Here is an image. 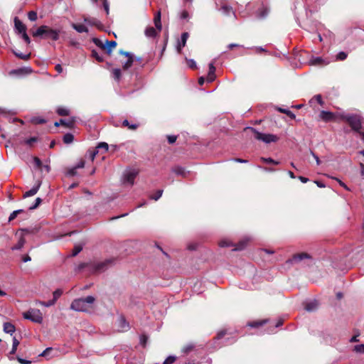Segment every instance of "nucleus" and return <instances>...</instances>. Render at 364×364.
Listing matches in <instances>:
<instances>
[{
	"mask_svg": "<svg viewBox=\"0 0 364 364\" xmlns=\"http://www.w3.org/2000/svg\"><path fill=\"white\" fill-rule=\"evenodd\" d=\"M342 119L346 121L351 129L356 132H361L362 128L361 117L360 115L348 114L342 116Z\"/></svg>",
	"mask_w": 364,
	"mask_h": 364,
	"instance_id": "3",
	"label": "nucleus"
},
{
	"mask_svg": "<svg viewBox=\"0 0 364 364\" xmlns=\"http://www.w3.org/2000/svg\"><path fill=\"white\" fill-rule=\"evenodd\" d=\"M354 351L358 353H364V344H359L354 346Z\"/></svg>",
	"mask_w": 364,
	"mask_h": 364,
	"instance_id": "47",
	"label": "nucleus"
},
{
	"mask_svg": "<svg viewBox=\"0 0 364 364\" xmlns=\"http://www.w3.org/2000/svg\"><path fill=\"white\" fill-rule=\"evenodd\" d=\"M157 34L156 30L154 27H148L145 30V35L147 37L153 38L155 37Z\"/></svg>",
	"mask_w": 364,
	"mask_h": 364,
	"instance_id": "24",
	"label": "nucleus"
},
{
	"mask_svg": "<svg viewBox=\"0 0 364 364\" xmlns=\"http://www.w3.org/2000/svg\"><path fill=\"white\" fill-rule=\"evenodd\" d=\"M92 57L95 58L98 62H102L104 60V58H103L102 55L100 54L95 50H92Z\"/></svg>",
	"mask_w": 364,
	"mask_h": 364,
	"instance_id": "36",
	"label": "nucleus"
},
{
	"mask_svg": "<svg viewBox=\"0 0 364 364\" xmlns=\"http://www.w3.org/2000/svg\"><path fill=\"white\" fill-rule=\"evenodd\" d=\"M13 53L16 57H18V58L22 59V60H28L31 57V53L23 54L21 52L16 51V50H13Z\"/></svg>",
	"mask_w": 364,
	"mask_h": 364,
	"instance_id": "30",
	"label": "nucleus"
},
{
	"mask_svg": "<svg viewBox=\"0 0 364 364\" xmlns=\"http://www.w3.org/2000/svg\"><path fill=\"white\" fill-rule=\"evenodd\" d=\"M112 75L114 80L119 81L121 77V70L119 68H114L112 70Z\"/></svg>",
	"mask_w": 364,
	"mask_h": 364,
	"instance_id": "37",
	"label": "nucleus"
},
{
	"mask_svg": "<svg viewBox=\"0 0 364 364\" xmlns=\"http://www.w3.org/2000/svg\"><path fill=\"white\" fill-rule=\"evenodd\" d=\"M246 243H247V241L245 240H242L238 244L235 245L232 242H231L228 240H221L220 242L219 245L222 247H234L233 250L238 251V250H243L245 248V245H246Z\"/></svg>",
	"mask_w": 364,
	"mask_h": 364,
	"instance_id": "7",
	"label": "nucleus"
},
{
	"mask_svg": "<svg viewBox=\"0 0 364 364\" xmlns=\"http://www.w3.org/2000/svg\"><path fill=\"white\" fill-rule=\"evenodd\" d=\"M48 26H41L38 28V29L33 33V36L34 37L42 36L43 35H46Z\"/></svg>",
	"mask_w": 364,
	"mask_h": 364,
	"instance_id": "21",
	"label": "nucleus"
},
{
	"mask_svg": "<svg viewBox=\"0 0 364 364\" xmlns=\"http://www.w3.org/2000/svg\"><path fill=\"white\" fill-rule=\"evenodd\" d=\"M95 301V299L92 296L76 299L71 303L70 309L75 311L88 312L92 309Z\"/></svg>",
	"mask_w": 364,
	"mask_h": 364,
	"instance_id": "1",
	"label": "nucleus"
},
{
	"mask_svg": "<svg viewBox=\"0 0 364 364\" xmlns=\"http://www.w3.org/2000/svg\"><path fill=\"white\" fill-rule=\"evenodd\" d=\"M59 30L53 29L48 27L46 36L53 41H58L59 39Z\"/></svg>",
	"mask_w": 364,
	"mask_h": 364,
	"instance_id": "15",
	"label": "nucleus"
},
{
	"mask_svg": "<svg viewBox=\"0 0 364 364\" xmlns=\"http://www.w3.org/2000/svg\"><path fill=\"white\" fill-rule=\"evenodd\" d=\"M119 53H120L122 55H125L126 57H127L129 59H133V58H134V55H133L132 53H129V52L121 50Z\"/></svg>",
	"mask_w": 364,
	"mask_h": 364,
	"instance_id": "61",
	"label": "nucleus"
},
{
	"mask_svg": "<svg viewBox=\"0 0 364 364\" xmlns=\"http://www.w3.org/2000/svg\"><path fill=\"white\" fill-rule=\"evenodd\" d=\"M187 63L189 68H196V63L194 60L190 59L187 60Z\"/></svg>",
	"mask_w": 364,
	"mask_h": 364,
	"instance_id": "62",
	"label": "nucleus"
},
{
	"mask_svg": "<svg viewBox=\"0 0 364 364\" xmlns=\"http://www.w3.org/2000/svg\"><path fill=\"white\" fill-rule=\"evenodd\" d=\"M122 125L124 127H128L129 129H130L132 130H135L138 127L137 124H130L127 119H124L122 122Z\"/></svg>",
	"mask_w": 364,
	"mask_h": 364,
	"instance_id": "38",
	"label": "nucleus"
},
{
	"mask_svg": "<svg viewBox=\"0 0 364 364\" xmlns=\"http://www.w3.org/2000/svg\"><path fill=\"white\" fill-rule=\"evenodd\" d=\"M134 58L133 59H127V60L123 63L122 65V67L124 70H127L129 69V68H131L133 65V63H134Z\"/></svg>",
	"mask_w": 364,
	"mask_h": 364,
	"instance_id": "45",
	"label": "nucleus"
},
{
	"mask_svg": "<svg viewBox=\"0 0 364 364\" xmlns=\"http://www.w3.org/2000/svg\"><path fill=\"white\" fill-rule=\"evenodd\" d=\"M12 341H13L12 348L10 351V354H11V355L15 354V353L16 352V350H17V347L19 345V341L15 336L13 338Z\"/></svg>",
	"mask_w": 364,
	"mask_h": 364,
	"instance_id": "32",
	"label": "nucleus"
},
{
	"mask_svg": "<svg viewBox=\"0 0 364 364\" xmlns=\"http://www.w3.org/2000/svg\"><path fill=\"white\" fill-rule=\"evenodd\" d=\"M41 199L40 198H37L35 200V203L30 207L31 210L36 209L41 203Z\"/></svg>",
	"mask_w": 364,
	"mask_h": 364,
	"instance_id": "58",
	"label": "nucleus"
},
{
	"mask_svg": "<svg viewBox=\"0 0 364 364\" xmlns=\"http://www.w3.org/2000/svg\"><path fill=\"white\" fill-rule=\"evenodd\" d=\"M102 1L103 7L107 13V14H109V4L107 0H101Z\"/></svg>",
	"mask_w": 364,
	"mask_h": 364,
	"instance_id": "56",
	"label": "nucleus"
},
{
	"mask_svg": "<svg viewBox=\"0 0 364 364\" xmlns=\"http://www.w3.org/2000/svg\"><path fill=\"white\" fill-rule=\"evenodd\" d=\"M188 38V33L185 32L181 34V40L178 41L176 49L178 53H181L182 48H183L187 42V40Z\"/></svg>",
	"mask_w": 364,
	"mask_h": 364,
	"instance_id": "12",
	"label": "nucleus"
},
{
	"mask_svg": "<svg viewBox=\"0 0 364 364\" xmlns=\"http://www.w3.org/2000/svg\"><path fill=\"white\" fill-rule=\"evenodd\" d=\"M319 116H320V118L325 122L332 121L334 119L333 113H332L331 112H328V111H324V110H323L320 112Z\"/></svg>",
	"mask_w": 364,
	"mask_h": 364,
	"instance_id": "17",
	"label": "nucleus"
},
{
	"mask_svg": "<svg viewBox=\"0 0 364 364\" xmlns=\"http://www.w3.org/2000/svg\"><path fill=\"white\" fill-rule=\"evenodd\" d=\"M117 326L119 331H126L129 329V323L123 316H119L117 319Z\"/></svg>",
	"mask_w": 364,
	"mask_h": 364,
	"instance_id": "11",
	"label": "nucleus"
},
{
	"mask_svg": "<svg viewBox=\"0 0 364 364\" xmlns=\"http://www.w3.org/2000/svg\"><path fill=\"white\" fill-rule=\"evenodd\" d=\"M74 136L70 133H67L63 136V142L65 144H70L73 141Z\"/></svg>",
	"mask_w": 364,
	"mask_h": 364,
	"instance_id": "34",
	"label": "nucleus"
},
{
	"mask_svg": "<svg viewBox=\"0 0 364 364\" xmlns=\"http://www.w3.org/2000/svg\"><path fill=\"white\" fill-rule=\"evenodd\" d=\"M33 72V70L29 67L21 68L16 70H13L11 71V74H17V75H23V74H31Z\"/></svg>",
	"mask_w": 364,
	"mask_h": 364,
	"instance_id": "19",
	"label": "nucleus"
},
{
	"mask_svg": "<svg viewBox=\"0 0 364 364\" xmlns=\"http://www.w3.org/2000/svg\"><path fill=\"white\" fill-rule=\"evenodd\" d=\"M71 26L73 29H75L78 33H87L88 28L84 26L83 24H76L73 23Z\"/></svg>",
	"mask_w": 364,
	"mask_h": 364,
	"instance_id": "23",
	"label": "nucleus"
},
{
	"mask_svg": "<svg viewBox=\"0 0 364 364\" xmlns=\"http://www.w3.org/2000/svg\"><path fill=\"white\" fill-rule=\"evenodd\" d=\"M111 262L112 260L110 259H107L104 262H97L92 264V269L95 272H103L108 267Z\"/></svg>",
	"mask_w": 364,
	"mask_h": 364,
	"instance_id": "8",
	"label": "nucleus"
},
{
	"mask_svg": "<svg viewBox=\"0 0 364 364\" xmlns=\"http://www.w3.org/2000/svg\"><path fill=\"white\" fill-rule=\"evenodd\" d=\"M154 24L158 29L159 31L161 30V13L158 12L157 14L154 17Z\"/></svg>",
	"mask_w": 364,
	"mask_h": 364,
	"instance_id": "26",
	"label": "nucleus"
},
{
	"mask_svg": "<svg viewBox=\"0 0 364 364\" xmlns=\"http://www.w3.org/2000/svg\"><path fill=\"white\" fill-rule=\"evenodd\" d=\"M172 171L178 176H186V175L184 168L181 166H176L173 168Z\"/></svg>",
	"mask_w": 364,
	"mask_h": 364,
	"instance_id": "27",
	"label": "nucleus"
},
{
	"mask_svg": "<svg viewBox=\"0 0 364 364\" xmlns=\"http://www.w3.org/2000/svg\"><path fill=\"white\" fill-rule=\"evenodd\" d=\"M163 190H158L156 193L150 196V198L154 200H158L162 196Z\"/></svg>",
	"mask_w": 364,
	"mask_h": 364,
	"instance_id": "46",
	"label": "nucleus"
},
{
	"mask_svg": "<svg viewBox=\"0 0 364 364\" xmlns=\"http://www.w3.org/2000/svg\"><path fill=\"white\" fill-rule=\"evenodd\" d=\"M31 122L36 124H41L46 123V120L43 118L36 117L31 119Z\"/></svg>",
	"mask_w": 364,
	"mask_h": 364,
	"instance_id": "43",
	"label": "nucleus"
},
{
	"mask_svg": "<svg viewBox=\"0 0 364 364\" xmlns=\"http://www.w3.org/2000/svg\"><path fill=\"white\" fill-rule=\"evenodd\" d=\"M303 260L308 261L306 263L307 265H309L312 263L311 256L309 254L306 253V252H301V253L294 255L293 257L291 259H289V260H287V262L290 263V264H296V263H299Z\"/></svg>",
	"mask_w": 364,
	"mask_h": 364,
	"instance_id": "6",
	"label": "nucleus"
},
{
	"mask_svg": "<svg viewBox=\"0 0 364 364\" xmlns=\"http://www.w3.org/2000/svg\"><path fill=\"white\" fill-rule=\"evenodd\" d=\"M245 132H250L252 134L255 139L262 141L266 144H269L271 142H276L278 140L277 136L272 134H263L259 132H258L256 129L250 127H246L245 129Z\"/></svg>",
	"mask_w": 364,
	"mask_h": 364,
	"instance_id": "2",
	"label": "nucleus"
},
{
	"mask_svg": "<svg viewBox=\"0 0 364 364\" xmlns=\"http://www.w3.org/2000/svg\"><path fill=\"white\" fill-rule=\"evenodd\" d=\"M167 139L169 144H173L176 141L177 136L175 135H168Z\"/></svg>",
	"mask_w": 364,
	"mask_h": 364,
	"instance_id": "64",
	"label": "nucleus"
},
{
	"mask_svg": "<svg viewBox=\"0 0 364 364\" xmlns=\"http://www.w3.org/2000/svg\"><path fill=\"white\" fill-rule=\"evenodd\" d=\"M226 334H227V331L226 330H222L220 332H218V333L217 335V337H216V339L217 340H220L222 338H223L224 336L226 335Z\"/></svg>",
	"mask_w": 364,
	"mask_h": 364,
	"instance_id": "63",
	"label": "nucleus"
},
{
	"mask_svg": "<svg viewBox=\"0 0 364 364\" xmlns=\"http://www.w3.org/2000/svg\"><path fill=\"white\" fill-rule=\"evenodd\" d=\"M25 242H26V241H25L24 237L23 236L21 237L19 240L18 241V243L12 247V250H16L21 249L23 247Z\"/></svg>",
	"mask_w": 364,
	"mask_h": 364,
	"instance_id": "31",
	"label": "nucleus"
},
{
	"mask_svg": "<svg viewBox=\"0 0 364 364\" xmlns=\"http://www.w3.org/2000/svg\"><path fill=\"white\" fill-rule=\"evenodd\" d=\"M318 306V301L312 300V301L306 302V304L305 305V309L307 311L311 312V311L316 310Z\"/></svg>",
	"mask_w": 364,
	"mask_h": 364,
	"instance_id": "18",
	"label": "nucleus"
},
{
	"mask_svg": "<svg viewBox=\"0 0 364 364\" xmlns=\"http://www.w3.org/2000/svg\"><path fill=\"white\" fill-rule=\"evenodd\" d=\"M83 21L85 23H88L91 26H98L100 21L95 18L84 17Z\"/></svg>",
	"mask_w": 364,
	"mask_h": 364,
	"instance_id": "25",
	"label": "nucleus"
},
{
	"mask_svg": "<svg viewBox=\"0 0 364 364\" xmlns=\"http://www.w3.org/2000/svg\"><path fill=\"white\" fill-rule=\"evenodd\" d=\"M57 112L60 116H68L69 115V110L65 107H59L57 109Z\"/></svg>",
	"mask_w": 364,
	"mask_h": 364,
	"instance_id": "39",
	"label": "nucleus"
},
{
	"mask_svg": "<svg viewBox=\"0 0 364 364\" xmlns=\"http://www.w3.org/2000/svg\"><path fill=\"white\" fill-rule=\"evenodd\" d=\"M41 182L38 181V183L31 189L26 191L23 194V198H28V197L33 196L35 194H36L41 187Z\"/></svg>",
	"mask_w": 364,
	"mask_h": 364,
	"instance_id": "14",
	"label": "nucleus"
},
{
	"mask_svg": "<svg viewBox=\"0 0 364 364\" xmlns=\"http://www.w3.org/2000/svg\"><path fill=\"white\" fill-rule=\"evenodd\" d=\"M23 317L37 323H41L43 321L42 314L38 309H31L25 312Z\"/></svg>",
	"mask_w": 364,
	"mask_h": 364,
	"instance_id": "5",
	"label": "nucleus"
},
{
	"mask_svg": "<svg viewBox=\"0 0 364 364\" xmlns=\"http://www.w3.org/2000/svg\"><path fill=\"white\" fill-rule=\"evenodd\" d=\"M21 230L23 232H24L26 234H35L38 231V229L36 228H31V229L26 228V229H22Z\"/></svg>",
	"mask_w": 364,
	"mask_h": 364,
	"instance_id": "54",
	"label": "nucleus"
},
{
	"mask_svg": "<svg viewBox=\"0 0 364 364\" xmlns=\"http://www.w3.org/2000/svg\"><path fill=\"white\" fill-rule=\"evenodd\" d=\"M82 250V245H75L74 247V249L72 252V255L73 257L77 255Z\"/></svg>",
	"mask_w": 364,
	"mask_h": 364,
	"instance_id": "40",
	"label": "nucleus"
},
{
	"mask_svg": "<svg viewBox=\"0 0 364 364\" xmlns=\"http://www.w3.org/2000/svg\"><path fill=\"white\" fill-rule=\"evenodd\" d=\"M33 162H34V164L35 166L38 168H41V166H42V162L41 161V159L38 157H34L33 158Z\"/></svg>",
	"mask_w": 364,
	"mask_h": 364,
	"instance_id": "57",
	"label": "nucleus"
},
{
	"mask_svg": "<svg viewBox=\"0 0 364 364\" xmlns=\"http://www.w3.org/2000/svg\"><path fill=\"white\" fill-rule=\"evenodd\" d=\"M37 139L36 137L33 136L26 139L25 142L26 144L31 146L34 142L37 141Z\"/></svg>",
	"mask_w": 364,
	"mask_h": 364,
	"instance_id": "59",
	"label": "nucleus"
},
{
	"mask_svg": "<svg viewBox=\"0 0 364 364\" xmlns=\"http://www.w3.org/2000/svg\"><path fill=\"white\" fill-rule=\"evenodd\" d=\"M267 322V320H262L259 321H252V322H249L247 323V326L251 328H257L259 326L264 325Z\"/></svg>",
	"mask_w": 364,
	"mask_h": 364,
	"instance_id": "28",
	"label": "nucleus"
},
{
	"mask_svg": "<svg viewBox=\"0 0 364 364\" xmlns=\"http://www.w3.org/2000/svg\"><path fill=\"white\" fill-rule=\"evenodd\" d=\"M279 112H280L281 113H284V114H286L287 116H289L291 119H294L296 118V115L292 112H291L290 110L287 109H283V108H279L278 109Z\"/></svg>",
	"mask_w": 364,
	"mask_h": 364,
	"instance_id": "35",
	"label": "nucleus"
},
{
	"mask_svg": "<svg viewBox=\"0 0 364 364\" xmlns=\"http://www.w3.org/2000/svg\"><path fill=\"white\" fill-rule=\"evenodd\" d=\"M100 149H103L105 151L108 150V144L106 142H100L96 146V149L99 150Z\"/></svg>",
	"mask_w": 364,
	"mask_h": 364,
	"instance_id": "53",
	"label": "nucleus"
},
{
	"mask_svg": "<svg viewBox=\"0 0 364 364\" xmlns=\"http://www.w3.org/2000/svg\"><path fill=\"white\" fill-rule=\"evenodd\" d=\"M62 294H63V291L61 289H56L53 294V300L55 301V302H56V301L62 295Z\"/></svg>",
	"mask_w": 364,
	"mask_h": 364,
	"instance_id": "48",
	"label": "nucleus"
},
{
	"mask_svg": "<svg viewBox=\"0 0 364 364\" xmlns=\"http://www.w3.org/2000/svg\"><path fill=\"white\" fill-rule=\"evenodd\" d=\"M138 173L139 171L136 168H129L126 169L122 176V183L130 186H133L134 183L135 178Z\"/></svg>",
	"mask_w": 364,
	"mask_h": 364,
	"instance_id": "4",
	"label": "nucleus"
},
{
	"mask_svg": "<svg viewBox=\"0 0 364 364\" xmlns=\"http://www.w3.org/2000/svg\"><path fill=\"white\" fill-rule=\"evenodd\" d=\"M215 68L213 63H210L209 64V71L207 76V81L208 82H212L215 80Z\"/></svg>",
	"mask_w": 364,
	"mask_h": 364,
	"instance_id": "13",
	"label": "nucleus"
},
{
	"mask_svg": "<svg viewBox=\"0 0 364 364\" xmlns=\"http://www.w3.org/2000/svg\"><path fill=\"white\" fill-rule=\"evenodd\" d=\"M260 160L264 163H267V164H275V165H277L279 164V161H275L274 159H272V158H264V157H261Z\"/></svg>",
	"mask_w": 364,
	"mask_h": 364,
	"instance_id": "42",
	"label": "nucleus"
},
{
	"mask_svg": "<svg viewBox=\"0 0 364 364\" xmlns=\"http://www.w3.org/2000/svg\"><path fill=\"white\" fill-rule=\"evenodd\" d=\"M92 41L93 43L99 48H105L106 47V45H105V43H104L99 38H94L92 39Z\"/></svg>",
	"mask_w": 364,
	"mask_h": 364,
	"instance_id": "41",
	"label": "nucleus"
},
{
	"mask_svg": "<svg viewBox=\"0 0 364 364\" xmlns=\"http://www.w3.org/2000/svg\"><path fill=\"white\" fill-rule=\"evenodd\" d=\"M105 45V48L107 49V53L109 54L112 51V48H114L117 46V43L114 41H109L108 40H106Z\"/></svg>",
	"mask_w": 364,
	"mask_h": 364,
	"instance_id": "29",
	"label": "nucleus"
},
{
	"mask_svg": "<svg viewBox=\"0 0 364 364\" xmlns=\"http://www.w3.org/2000/svg\"><path fill=\"white\" fill-rule=\"evenodd\" d=\"M195 348V345L193 343H188L186 346H185L183 349L182 352L185 354H188L190 352L193 351Z\"/></svg>",
	"mask_w": 364,
	"mask_h": 364,
	"instance_id": "33",
	"label": "nucleus"
},
{
	"mask_svg": "<svg viewBox=\"0 0 364 364\" xmlns=\"http://www.w3.org/2000/svg\"><path fill=\"white\" fill-rule=\"evenodd\" d=\"M76 174H77V169L74 166L73 168L68 169L67 171V175L68 176H74Z\"/></svg>",
	"mask_w": 364,
	"mask_h": 364,
	"instance_id": "55",
	"label": "nucleus"
},
{
	"mask_svg": "<svg viewBox=\"0 0 364 364\" xmlns=\"http://www.w3.org/2000/svg\"><path fill=\"white\" fill-rule=\"evenodd\" d=\"M40 305L43 306L45 307H49L55 304V301L53 299L49 300L48 301H39L38 302Z\"/></svg>",
	"mask_w": 364,
	"mask_h": 364,
	"instance_id": "49",
	"label": "nucleus"
},
{
	"mask_svg": "<svg viewBox=\"0 0 364 364\" xmlns=\"http://www.w3.org/2000/svg\"><path fill=\"white\" fill-rule=\"evenodd\" d=\"M347 56L348 55L346 53L341 51L337 54L336 59L338 60H344L346 59Z\"/></svg>",
	"mask_w": 364,
	"mask_h": 364,
	"instance_id": "52",
	"label": "nucleus"
},
{
	"mask_svg": "<svg viewBox=\"0 0 364 364\" xmlns=\"http://www.w3.org/2000/svg\"><path fill=\"white\" fill-rule=\"evenodd\" d=\"M176 359V356L170 355L168 356L163 363V364H172L175 362Z\"/></svg>",
	"mask_w": 364,
	"mask_h": 364,
	"instance_id": "51",
	"label": "nucleus"
},
{
	"mask_svg": "<svg viewBox=\"0 0 364 364\" xmlns=\"http://www.w3.org/2000/svg\"><path fill=\"white\" fill-rule=\"evenodd\" d=\"M14 26L18 33H21L26 31V26L17 17L14 18Z\"/></svg>",
	"mask_w": 364,
	"mask_h": 364,
	"instance_id": "16",
	"label": "nucleus"
},
{
	"mask_svg": "<svg viewBox=\"0 0 364 364\" xmlns=\"http://www.w3.org/2000/svg\"><path fill=\"white\" fill-rule=\"evenodd\" d=\"M22 38L28 44L31 43L29 36L27 35L26 31L21 33Z\"/></svg>",
	"mask_w": 364,
	"mask_h": 364,
	"instance_id": "60",
	"label": "nucleus"
},
{
	"mask_svg": "<svg viewBox=\"0 0 364 364\" xmlns=\"http://www.w3.org/2000/svg\"><path fill=\"white\" fill-rule=\"evenodd\" d=\"M328 63L326 62L321 57H312L309 60V64L311 65H326Z\"/></svg>",
	"mask_w": 364,
	"mask_h": 364,
	"instance_id": "20",
	"label": "nucleus"
},
{
	"mask_svg": "<svg viewBox=\"0 0 364 364\" xmlns=\"http://www.w3.org/2000/svg\"><path fill=\"white\" fill-rule=\"evenodd\" d=\"M28 18L31 21H35L37 20V13L34 11H31L28 14Z\"/></svg>",
	"mask_w": 364,
	"mask_h": 364,
	"instance_id": "44",
	"label": "nucleus"
},
{
	"mask_svg": "<svg viewBox=\"0 0 364 364\" xmlns=\"http://www.w3.org/2000/svg\"><path fill=\"white\" fill-rule=\"evenodd\" d=\"M219 11H220L223 15L225 16H230L231 14L233 15L234 18H236V15L235 12L233 11V9L232 6L227 4H223L220 6V8L218 9Z\"/></svg>",
	"mask_w": 364,
	"mask_h": 364,
	"instance_id": "10",
	"label": "nucleus"
},
{
	"mask_svg": "<svg viewBox=\"0 0 364 364\" xmlns=\"http://www.w3.org/2000/svg\"><path fill=\"white\" fill-rule=\"evenodd\" d=\"M15 331L16 328L11 323L6 322L4 323V331L5 333L12 335Z\"/></svg>",
	"mask_w": 364,
	"mask_h": 364,
	"instance_id": "22",
	"label": "nucleus"
},
{
	"mask_svg": "<svg viewBox=\"0 0 364 364\" xmlns=\"http://www.w3.org/2000/svg\"><path fill=\"white\" fill-rule=\"evenodd\" d=\"M269 7L267 5L262 4L256 13L257 18L260 19L265 18L269 15Z\"/></svg>",
	"mask_w": 364,
	"mask_h": 364,
	"instance_id": "9",
	"label": "nucleus"
},
{
	"mask_svg": "<svg viewBox=\"0 0 364 364\" xmlns=\"http://www.w3.org/2000/svg\"><path fill=\"white\" fill-rule=\"evenodd\" d=\"M21 212H23V210H21V209H19V210H16L13 211V212L11 213V215H10V216H9V221L13 220L14 219H15V218H16V216L18 215V213H21Z\"/></svg>",
	"mask_w": 364,
	"mask_h": 364,
	"instance_id": "50",
	"label": "nucleus"
}]
</instances>
